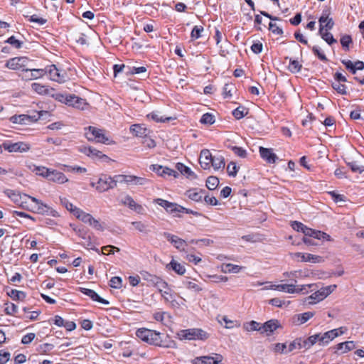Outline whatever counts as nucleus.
I'll use <instances>...</instances> for the list:
<instances>
[{
    "label": "nucleus",
    "mask_w": 364,
    "mask_h": 364,
    "mask_svg": "<svg viewBox=\"0 0 364 364\" xmlns=\"http://www.w3.org/2000/svg\"><path fill=\"white\" fill-rule=\"evenodd\" d=\"M138 338L146 343L154 346L171 348L176 345L173 341L168 345L163 343L160 333L144 328H138Z\"/></svg>",
    "instance_id": "nucleus-1"
},
{
    "label": "nucleus",
    "mask_w": 364,
    "mask_h": 364,
    "mask_svg": "<svg viewBox=\"0 0 364 364\" xmlns=\"http://www.w3.org/2000/svg\"><path fill=\"white\" fill-rule=\"evenodd\" d=\"M154 202L156 204L163 207L168 213L173 214L176 213H186L187 214H192L196 216H198L200 214L193 210L183 207L182 205H178L176 203L169 202L162 198L154 199Z\"/></svg>",
    "instance_id": "nucleus-2"
},
{
    "label": "nucleus",
    "mask_w": 364,
    "mask_h": 364,
    "mask_svg": "<svg viewBox=\"0 0 364 364\" xmlns=\"http://www.w3.org/2000/svg\"><path fill=\"white\" fill-rule=\"evenodd\" d=\"M177 336L180 340L205 341L209 338V333L201 328H188L179 331Z\"/></svg>",
    "instance_id": "nucleus-3"
},
{
    "label": "nucleus",
    "mask_w": 364,
    "mask_h": 364,
    "mask_svg": "<svg viewBox=\"0 0 364 364\" xmlns=\"http://www.w3.org/2000/svg\"><path fill=\"white\" fill-rule=\"evenodd\" d=\"M314 284H310L306 285H301L300 287L298 286L297 288H296V286L294 284H274L271 286L272 289L278 290L279 291H285L289 294H294V293H302V294H306L308 291L306 290L307 287L311 288L314 287Z\"/></svg>",
    "instance_id": "nucleus-4"
},
{
    "label": "nucleus",
    "mask_w": 364,
    "mask_h": 364,
    "mask_svg": "<svg viewBox=\"0 0 364 364\" xmlns=\"http://www.w3.org/2000/svg\"><path fill=\"white\" fill-rule=\"evenodd\" d=\"M85 130V134L88 141H96L99 143L108 144L109 138L104 134L102 129L90 126Z\"/></svg>",
    "instance_id": "nucleus-5"
},
{
    "label": "nucleus",
    "mask_w": 364,
    "mask_h": 364,
    "mask_svg": "<svg viewBox=\"0 0 364 364\" xmlns=\"http://www.w3.org/2000/svg\"><path fill=\"white\" fill-rule=\"evenodd\" d=\"M28 59L26 57H15L7 60L5 66L11 70L22 69L23 72L28 73Z\"/></svg>",
    "instance_id": "nucleus-6"
},
{
    "label": "nucleus",
    "mask_w": 364,
    "mask_h": 364,
    "mask_svg": "<svg viewBox=\"0 0 364 364\" xmlns=\"http://www.w3.org/2000/svg\"><path fill=\"white\" fill-rule=\"evenodd\" d=\"M23 196L31 199L32 202L36 203V206L33 208L36 213L39 214H50L53 216H55L56 212L52 210L48 205L43 203L41 200L25 193L23 194Z\"/></svg>",
    "instance_id": "nucleus-7"
},
{
    "label": "nucleus",
    "mask_w": 364,
    "mask_h": 364,
    "mask_svg": "<svg viewBox=\"0 0 364 364\" xmlns=\"http://www.w3.org/2000/svg\"><path fill=\"white\" fill-rule=\"evenodd\" d=\"M41 115V112H37L36 114L32 116L28 114L14 115L10 118V121L14 124H27L29 122H36Z\"/></svg>",
    "instance_id": "nucleus-8"
},
{
    "label": "nucleus",
    "mask_w": 364,
    "mask_h": 364,
    "mask_svg": "<svg viewBox=\"0 0 364 364\" xmlns=\"http://www.w3.org/2000/svg\"><path fill=\"white\" fill-rule=\"evenodd\" d=\"M4 148L9 152H26L30 149V145L23 141L16 143L4 142L3 144Z\"/></svg>",
    "instance_id": "nucleus-9"
},
{
    "label": "nucleus",
    "mask_w": 364,
    "mask_h": 364,
    "mask_svg": "<svg viewBox=\"0 0 364 364\" xmlns=\"http://www.w3.org/2000/svg\"><path fill=\"white\" fill-rule=\"evenodd\" d=\"M336 287L337 286L336 284H333L321 288L320 290L316 291L309 296L308 299L316 300L317 301H321L332 293Z\"/></svg>",
    "instance_id": "nucleus-10"
},
{
    "label": "nucleus",
    "mask_w": 364,
    "mask_h": 364,
    "mask_svg": "<svg viewBox=\"0 0 364 364\" xmlns=\"http://www.w3.org/2000/svg\"><path fill=\"white\" fill-rule=\"evenodd\" d=\"M65 105L79 109H85L87 104L85 99H82L74 94L68 95Z\"/></svg>",
    "instance_id": "nucleus-11"
},
{
    "label": "nucleus",
    "mask_w": 364,
    "mask_h": 364,
    "mask_svg": "<svg viewBox=\"0 0 364 364\" xmlns=\"http://www.w3.org/2000/svg\"><path fill=\"white\" fill-rule=\"evenodd\" d=\"M44 70H47V73L49 74L50 80L58 82H64L65 81V73H62L56 68L55 65H48Z\"/></svg>",
    "instance_id": "nucleus-12"
},
{
    "label": "nucleus",
    "mask_w": 364,
    "mask_h": 364,
    "mask_svg": "<svg viewBox=\"0 0 364 364\" xmlns=\"http://www.w3.org/2000/svg\"><path fill=\"white\" fill-rule=\"evenodd\" d=\"M164 236L179 251H186L188 245L184 240L168 232H164Z\"/></svg>",
    "instance_id": "nucleus-13"
},
{
    "label": "nucleus",
    "mask_w": 364,
    "mask_h": 364,
    "mask_svg": "<svg viewBox=\"0 0 364 364\" xmlns=\"http://www.w3.org/2000/svg\"><path fill=\"white\" fill-rule=\"evenodd\" d=\"M329 15L330 11L325 9L318 19L320 28H323V29L326 31L332 29L334 26V21L332 18H329Z\"/></svg>",
    "instance_id": "nucleus-14"
},
{
    "label": "nucleus",
    "mask_w": 364,
    "mask_h": 364,
    "mask_svg": "<svg viewBox=\"0 0 364 364\" xmlns=\"http://www.w3.org/2000/svg\"><path fill=\"white\" fill-rule=\"evenodd\" d=\"M150 168L158 173L159 176L165 177L166 176H173L175 178H177L179 175V173L168 167H163L162 166L154 164L151 165Z\"/></svg>",
    "instance_id": "nucleus-15"
},
{
    "label": "nucleus",
    "mask_w": 364,
    "mask_h": 364,
    "mask_svg": "<svg viewBox=\"0 0 364 364\" xmlns=\"http://www.w3.org/2000/svg\"><path fill=\"white\" fill-rule=\"evenodd\" d=\"M279 328H282L279 321L277 319H271L262 324L261 333H266L269 336Z\"/></svg>",
    "instance_id": "nucleus-16"
},
{
    "label": "nucleus",
    "mask_w": 364,
    "mask_h": 364,
    "mask_svg": "<svg viewBox=\"0 0 364 364\" xmlns=\"http://www.w3.org/2000/svg\"><path fill=\"white\" fill-rule=\"evenodd\" d=\"M212 161L213 156L210 151L208 149L202 150L199 158L200 166L205 170L210 169Z\"/></svg>",
    "instance_id": "nucleus-17"
},
{
    "label": "nucleus",
    "mask_w": 364,
    "mask_h": 364,
    "mask_svg": "<svg viewBox=\"0 0 364 364\" xmlns=\"http://www.w3.org/2000/svg\"><path fill=\"white\" fill-rule=\"evenodd\" d=\"M47 73V70L44 69H34L28 68V72L24 73L22 75V79L24 80H31L38 79L44 76Z\"/></svg>",
    "instance_id": "nucleus-18"
},
{
    "label": "nucleus",
    "mask_w": 364,
    "mask_h": 364,
    "mask_svg": "<svg viewBox=\"0 0 364 364\" xmlns=\"http://www.w3.org/2000/svg\"><path fill=\"white\" fill-rule=\"evenodd\" d=\"M110 181H112V177L110 176H103L100 177L97 183L96 189L99 192H105L109 189L114 188V187L109 182Z\"/></svg>",
    "instance_id": "nucleus-19"
},
{
    "label": "nucleus",
    "mask_w": 364,
    "mask_h": 364,
    "mask_svg": "<svg viewBox=\"0 0 364 364\" xmlns=\"http://www.w3.org/2000/svg\"><path fill=\"white\" fill-rule=\"evenodd\" d=\"M294 257H300L301 262H310L312 263H321L324 261L322 257L309 253L296 252Z\"/></svg>",
    "instance_id": "nucleus-20"
},
{
    "label": "nucleus",
    "mask_w": 364,
    "mask_h": 364,
    "mask_svg": "<svg viewBox=\"0 0 364 364\" xmlns=\"http://www.w3.org/2000/svg\"><path fill=\"white\" fill-rule=\"evenodd\" d=\"M319 334V345H327L331 341L338 336V329H333L324 333Z\"/></svg>",
    "instance_id": "nucleus-21"
},
{
    "label": "nucleus",
    "mask_w": 364,
    "mask_h": 364,
    "mask_svg": "<svg viewBox=\"0 0 364 364\" xmlns=\"http://www.w3.org/2000/svg\"><path fill=\"white\" fill-rule=\"evenodd\" d=\"M80 291L82 294H85V295L88 296H89V297L92 300V301L100 302V303L103 304H105V305H108V304H109V302L107 300H106V299H103V298L100 297V296L97 294V293H96V292H95L94 290H92V289H87V288H82V287H80Z\"/></svg>",
    "instance_id": "nucleus-22"
},
{
    "label": "nucleus",
    "mask_w": 364,
    "mask_h": 364,
    "mask_svg": "<svg viewBox=\"0 0 364 364\" xmlns=\"http://www.w3.org/2000/svg\"><path fill=\"white\" fill-rule=\"evenodd\" d=\"M259 154L261 157L268 163L274 164L278 159L277 155L273 153L272 149L259 147Z\"/></svg>",
    "instance_id": "nucleus-23"
},
{
    "label": "nucleus",
    "mask_w": 364,
    "mask_h": 364,
    "mask_svg": "<svg viewBox=\"0 0 364 364\" xmlns=\"http://www.w3.org/2000/svg\"><path fill=\"white\" fill-rule=\"evenodd\" d=\"M48 179L58 183H64L68 181L63 173L56 170H50Z\"/></svg>",
    "instance_id": "nucleus-24"
},
{
    "label": "nucleus",
    "mask_w": 364,
    "mask_h": 364,
    "mask_svg": "<svg viewBox=\"0 0 364 364\" xmlns=\"http://www.w3.org/2000/svg\"><path fill=\"white\" fill-rule=\"evenodd\" d=\"M314 316V313L311 311L304 312L303 314H296L292 320L295 325H301L309 321Z\"/></svg>",
    "instance_id": "nucleus-25"
},
{
    "label": "nucleus",
    "mask_w": 364,
    "mask_h": 364,
    "mask_svg": "<svg viewBox=\"0 0 364 364\" xmlns=\"http://www.w3.org/2000/svg\"><path fill=\"white\" fill-rule=\"evenodd\" d=\"M140 277L138 276V284L140 283V279H142L145 282L142 284H146L148 287L152 286L158 277L145 271L140 272Z\"/></svg>",
    "instance_id": "nucleus-26"
},
{
    "label": "nucleus",
    "mask_w": 364,
    "mask_h": 364,
    "mask_svg": "<svg viewBox=\"0 0 364 364\" xmlns=\"http://www.w3.org/2000/svg\"><path fill=\"white\" fill-rule=\"evenodd\" d=\"M135 178V176H132L115 175L114 176L112 177V181L109 182L112 183L114 187H117V184L119 183H129L130 181H133Z\"/></svg>",
    "instance_id": "nucleus-27"
},
{
    "label": "nucleus",
    "mask_w": 364,
    "mask_h": 364,
    "mask_svg": "<svg viewBox=\"0 0 364 364\" xmlns=\"http://www.w3.org/2000/svg\"><path fill=\"white\" fill-rule=\"evenodd\" d=\"M355 348V345L353 341H346L336 345L335 347L336 349L335 352L338 353L341 350V353H344L354 349Z\"/></svg>",
    "instance_id": "nucleus-28"
},
{
    "label": "nucleus",
    "mask_w": 364,
    "mask_h": 364,
    "mask_svg": "<svg viewBox=\"0 0 364 364\" xmlns=\"http://www.w3.org/2000/svg\"><path fill=\"white\" fill-rule=\"evenodd\" d=\"M154 318L157 321H161L163 324L167 326L171 322V316L167 312H156L154 314Z\"/></svg>",
    "instance_id": "nucleus-29"
},
{
    "label": "nucleus",
    "mask_w": 364,
    "mask_h": 364,
    "mask_svg": "<svg viewBox=\"0 0 364 364\" xmlns=\"http://www.w3.org/2000/svg\"><path fill=\"white\" fill-rule=\"evenodd\" d=\"M118 200L121 204L128 206L131 210L136 209V203L131 196L128 195L121 196Z\"/></svg>",
    "instance_id": "nucleus-30"
},
{
    "label": "nucleus",
    "mask_w": 364,
    "mask_h": 364,
    "mask_svg": "<svg viewBox=\"0 0 364 364\" xmlns=\"http://www.w3.org/2000/svg\"><path fill=\"white\" fill-rule=\"evenodd\" d=\"M177 170L183 175H186L188 178H196V175L191 169L185 166L182 163H178L176 165Z\"/></svg>",
    "instance_id": "nucleus-31"
},
{
    "label": "nucleus",
    "mask_w": 364,
    "mask_h": 364,
    "mask_svg": "<svg viewBox=\"0 0 364 364\" xmlns=\"http://www.w3.org/2000/svg\"><path fill=\"white\" fill-rule=\"evenodd\" d=\"M161 295L163 297V299L165 300L166 302L171 303L172 306H174L176 304H178V303L176 302V301L175 299V296L173 294L172 291L169 288V287L166 289L164 290L161 293Z\"/></svg>",
    "instance_id": "nucleus-32"
},
{
    "label": "nucleus",
    "mask_w": 364,
    "mask_h": 364,
    "mask_svg": "<svg viewBox=\"0 0 364 364\" xmlns=\"http://www.w3.org/2000/svg\"><path fill=\"white\" fill-rule=\"evenodd\" d=\"M318 33L321 36L322 39L324 40L328 45H332L337 42V41L333 38V35L328 31H324L323 28H319Z\"/></svg>",
    "instance_id": "nucleus-33"
},
{
    "label": "nucleus",
    "mask_w": 364,
    "mask_h": 364,
    "mask_svg": "<svg viewBox=\"0 0 364 364\" xmlns=\"http://www.w3.org/2000/svg\"><path fill=\"white\" fill-rule=\"evenodd\" d=\"M262 324L255 321H251L250 322H246L243 324V328L247 331H257L261 333Z\"/></svg>",
    "instance_id": "nucleus-34"
},
{
    "label": "nucleus",
    "mask_w": 364,
    "mask_h": 364,
    "mask_svg": "<svg viewBox=\"0 0 364 364\" xmlns=\"http://www.w3.org/2000/svg\"><path fill=\"white\" fill-rule=\"evenodd\" d=\"M139 143L141 144L144 147L149 149L156 146L155 141L148 136H140V139H138Z\"/></svg>",
    "instance_id": "nucleus-35"
},
{
    "label": "nucleus",
    "mask_w": 364,
    "mask_h": 364,
    "mask_svg": "<svg viewBox=\"0 0 364 364\" xmlns=\"http://www.w3.org/2000/svg\"><path fill=\"white\" fill-rule=\"evenodd\" d=\"M203 191L201 190L200 191H197L196 189H190L186 191V195L192 200L198 202L202 200L201 193Z\"/></svg>",
    "instance_id": "nucleus-36"
},
{
    "label": "nucleus",
    "mask_w": 364,
    "mask_h": 364,
    "mask_svg": "<svg viewBox=\"0 0 364 364\" xmlns=\"http://www.w3.org/2000/svg\"><path fill=\"white\" fill-rule=\"evenodd\" d=\"M167 267H170V268L179 275H183L186 272L185 267L173 259L169 263V264H168Z\"/></svg>",
    "instance_id": "nucleus-37"
},
{
    "label": "nucleus",
    "mask_w": 364,
    "mask_h": 364,
    "mask_svg": "<svg viewBox=\"0 0 364 364\" xmlns=\"http://www.w3.org/2000/svg\"><path fill=\"white\" fill-rule=\"evenodd\" d=\"M97 149L92 146H80L78 147V151L81 153L85 154L87 156L95 159V153Z\"/></svg>",
    "instance_id": "nucleus-38"
},
{
    "label": "nucleus",
    "mask_w": 364,
    "mask_h": 364,
    "mask_svg": "<svg viewBox=\"0 0 364 364\" xmlns=\"http://www.w3.org/2000/svg\"><path fill=\"white\" fill-rule=\"evenodd\" d=\"M211 165L215 170L223 168L225 166V159L223 156H213V161Z\"/></svg>",
    "instance_id": "nucleus-39"
},
{
    "label": "nucleus",
    "mask_w": 364,
    "mask_h": 364,
    "mask_svg": "<svg viewBox=\"0 0 364 364\" xmlns=\"http://www.w3.org/2000/svg\"><path fill=\"white\" fill-rule=\"evenodd\" d=\"M7 294L14 300L22 301L26 296V293L21 291H18L16 289H11L9 292L7 293Z\"/></svg>",
    "instance_id": "nucleus-40"
},
{
    "label": "nucleus",
    "mask_w": 364,
    "mask_h": 364,
    "mask_svg": "<svg viewBox=\"0 0 364 364\" xmlns=\"http://www.w3.org/2000/svg\"><path fill=\"white\" fill-rule=\"evenodd\" d=\"M4 193L16 203H18L22 198L21 195L14 190L6 189Z\"/></svg>",
    "instance_id": "nucleus-41"
},
{
    "label": "nucleus",
    "mask_w": 364,
    "mask_h": 364,
    "mask_svg": "<svg viewBox=\"0 0 364 364\" xmlns=\"http://www.w3.org/2000/svg\"><path fill=\"white\" fill-rule=\"evenodd\" d=\"M247 109L242 106H240L232 111V115L237 119H240L247 114Z\"/></svg>",
    "instance_id": "nucleus-42"
},
{
    "label": "nucleus",
    "mask_w": 364,
    "mask_h": 364,
    "mask_svg": "<svg viewBox=\"0 0 364 364\" xmlns=\"http://www.w3.org/2000/svg\"><path fill=\"white\" fill-rule=\"evenodd\" d=\"M32 90L40 95H46L48 93V88L47 86L40 83L34 82L31 85Z\"/></svg>",
    "instance_id": "nucleus-43"
},
{
    "label": "nucleus",
    "mask_w": 364,
    "mask_h": 364,
    "mask_svg": "<svg viewBox=\"0 0 364 364\" xmlns=\"http://www.w3.org/2000/svg\"><path fill=\"white\" fill-rule=\"evenodd\" d=\"M272 350L274 353H279L281 354H287L289 353V348L286 343H277L273 345Z\"/></svg>",
    "instance_id": "nucleus-44"
},
{
    "label": "nucleus",
    "mask_w": 364,
    "mask_h": 364,
    "mask_svg": "<svg viewBox=\"0 0 364 364\" xmlns=\"http://www.w3.org/2000/svg\"><path fill=\"white\" fill-rule=\"evenodd\" d=\"M219 184V179L216 176H209L206 180V186L209 190H215Z\"/></svg>",
    "instance_id": "nucleus-45"
},
{
    "label": "nucleus",
    "mask_w": 364,
    "mask_h": 364,
    "mask_svg": "<svg viewBox=\"0 0 364 364\" xmlns=\"http://www.w3.org/2000/svg\"><path fill=\"white\" fill-rule=\"evenodd\" d=\"M301 68L302 65L299 63L298 60L289 58V70L290 72L292 73H297L301 70Z\"/></svg>",
    "instance_id": "nucleus-46"
},
{
    "label": "nucleus",
    "mask_w": 364,
    "mask_h": 364,
    "mask_svg": "<svg viewBox=\"0 0 364 364\" xmlns=\"http://www.w3.org/2000/svg\"><path fill=\"white\" fill-rule=\"evenodd\" d=\"M332 87L340 95H346L348 94L347 92V87L344 84H342L339 82H332Z\"/></svg>",
    "instance_id": "nucleus-47"
},
{
    "label": "nucleus",
    "mask_w": 364,
    "mask_h": 364,
    "mask_svg": "<svg viewBox=\"0 0 364 364\" xmlns=\"http://www.w3.org/2000/svg\"><path fill=\"white\" fill-rule=\"evenodd\" d=\"M152 286L157 288L160 293L168 287L167 282L159 277H157V280L155 281Z\"/></svg>",
    "instance_id": "nucleus-48"
},
{
    "label": "nucleus",
    "mask_w": 364,
    "mask_h": 364,
    "mask_svg": "<svg viewBox=\"0 0 364 364\" xmlns=\"http://www.w3.org/2000/svg\"><path fill=\"white\" fill-rule=\"evenodd\" d=\"M239 167L237 166L236 164L234 161H231L228 164L227 166V172L230 176L235 177Z\"/></svg>",
    "instance_id": "nucleus-49"
},
{
    "label": "nucleus",
    "mask_w": 364,
    "mask_h": 364,
    "mask_svg": "<svg viewBox=\"0 0 364 364\" xmlns=\"http://www.w3.org/2000/svg\"><path fill=\"white\" fill-rule=\"evenodd\" d=\"M228 148L230 149L235 155L241 158H245L247 156L246 150L242 147L236 146H229Z\"/></svg>",
    "instance_id": "nucleus-50"
},
{
    "label": "nucleus",
    "mask_w": 364,
    "mask_h": 364,
    "mask_svg": "<svg viewBox=\"0 0 364 364\" xmlns=\"http://www.w3.org/2000/svg\"><path fill=\"white\" fill-rule=\"evenodd\" d=\"M289 353L294 350H300L301 348V338H296L288 346Z\"/></svg>",
    "instance_id": "nucleus-51"
},
{
    "label": "nucleus",
    "mask_w": 364,
    "mask_h": 364,
    "mask_svg": "<svg viewBox=\"0 0 364 364\" xmlns=\"http://www.w3.org/2000/svg\"><path fill=\"white\" fill-rule=\"evenodd\" d=\"M341 44L345 50H349V45L352 43V38L349 35L343 36L340 40Z\"/></svg>",
    "instance_id": "nucleus-52"
},
{
    "label": "nucleus",
    "mask_w": 364,
    "mask_h": 364,
    "mask_svg": "<svg viewBox=\"0 0 364 364\" xmlns=\"http://www.w3.org/2000/svg\"><path fill=\"white\" fill-rule=\"evenodd\" d=\"M202 124H213L215 122V117L210 113L204 114L200 120Z\"/></svg>",
    "instance_id": "nucleus-53"
},
{
    "label": "nucleus",
    "mask_w": 364,
    "mask_h": 364,
    "mask_svg": "<svg viewBox=\"0 0 364 364\" xmlns=\"http://www.w3.org/2000/svg\"><path fill=\"white\" fill-rule=\"evenodd\" d=\"M49 168L44 166H36L33 171L36 172V174L40 175L44 178H48L50 173Z\"/></svg>",
    "instance_id": "nucleus-54"
},
{
    "label": "nucleus",
    "mask_w": 364,
    "mask_h": 364,
    "mask_svg": "<svg viewBox=\"0 0 364 364\" xmlns=\"http://www.w3.org/2000/svg\"><path fill=\"white\" fill-rule=\"evenodd\" d=\"M303 233L304 234L305 237L309 236L315 239L318 237V234L321 235L319 230H313L308 228L307 226H305Z\"/></svg>",
    "instance_id": "nucleus-55"
},
{
    "label": "nucleus",
    "mask_w": 364,
    "mask_h": 364,
    "mask_svg": "<svg viewBox=\"0 0 364 364\" xmlns=\"http://www.w3.org/2000/svg\"><path fill=\"white\" fill-rule=\"evenodd\" d=\"M211 356L197 357L193 360V364H211Z\"/></svg>",
    "instance_id": "nucleus-56"
},
{
    "label": "nucleus",
    "mask_w": 364,
    "mask_h": 364,
    "mask_svg": "<svg viewBox=\"0 0 364 364\" xmlns=\"http://www.w3.org/2000/svg\"><path fill=\"white\" fill-rule=\"evenodd\" d=\"M122 280L119 277H113L109 281V286L114 289H119L122 287Z\"/></svg>",
    "instance_id": "nucleus-57"
},
{
    "label": "nucleus",
    "mask_w": 364,
    "mask_h": 364,
    "mask_svg": "<svg viewBox=\"0 0 364 364\" xmlns=\"http://www.w3.org/2000/svg\"><path fill=\"white\" fill-rule=\"evenodd\" d=\"M148 118H149L150 117H151V119L153 120H154L155 122H169L170 120H171V117H159L158 114L156 113H151V114H147L146 116Z\"/></svg>",
    "instance_id": "nucleus-58"
},
{
    "label": "nucleus",
    "mask_w": 364,
    "mask_h": 364,
    "mask_svg": "<svg viewBox=\"0 0 364 364\" xmlns=\"http://www.w3.org/2000/svg\"><path fill=\"white\" fill-rule=\"evenodd\" d=\"M138 231L144 234H148L151 232V227L149 224L140 221L138 222Z\"/></svg>",
    "instance_id": "nucleus-59"
},
{
    "label": "nucleus",
    "mask_w": 364,
    "mask_h": 364,
    "mask_svg": "<svg viewBox=\"0 0 364 364\" xmlns=\"http://www.w3.org/2000/svg\"><path fill=\"white\" fill-rule=\"evenodd\" d=\"M235 90V85L232 83H226L223 87L224 97H230L232 96V91Z\"/></svg>",
    "instance_id": "nucleus-60"
},
{
    "label": "nucleus",
    "mask_w": 364,
    "mask_h": 364,
    "mask_svg": "<svg viewBox=\"0 0 364 364\" xmlns=\"http://www.w3.org/2000/svg\"><path fill=\"white\" fill-rule=\"evenodd\" d=\"M203 31V26H196L193 27L191 33V37L192 39H198L201 36V32Z\"/></svg>",
    "instance_id": "nucleus-61"
},
{
    "label": "nucleus",
    "mask_w": 364,
    "mask_h": 364,
    "mask_svg": "<svg viewBox=\"0 0 364 364\" xmlns=\"http://www.w3.org/2000/svg\"><path fill=\"white\" fill-rule=\"evenodd\" d=\"M312 51L315 55H316L321 60L326 62L328 59L326 56L321 51V49L318 46H313Z\"/></svg>",
    "instance_id": "nucleus-62"
},
{
    "label": "nucleus",
    "mask_w": 364,
    "mask_h": 364,
    "mask_svg": "<svg viewBox=\"0 0 364 364\" xmlns=\"http://www.w3.org/2000/svg\"><path fill=\"white\" fill-rule=\"evenodd\" d=\"M242 267L232 264H227L225 265V272H232V273H238L242 269Z\"/></svg>",
    "instance_id": "nucleus-63"
},
{
    "label": "nucleus",
    "mask_w": 364,
    "mask_h": 364,
    "mask_svg": "<svg viewBox=\"0 0 364 364\" xmlns=\"http://www.w3.org/2000/svg\"><path fill=\"white\" fill-rule=\"evenodd\" d=\"M341 63L346 66V69L348 70L352 74L356 73L355 64L351 60H342Z\"/></svg>",
    "instance_id": "nucleus-64"
}]
</instances>
